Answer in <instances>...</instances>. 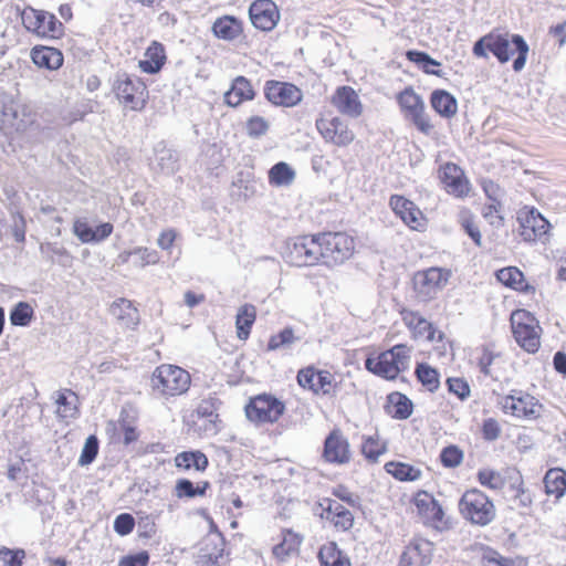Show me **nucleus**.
<instances>
[{
  "label": "nucleus",
  "instance_id": "4c0bfd02",
  "mask_svg": "<svg viewBox=\"0 0 566 566\" xmlns=\"http://www.w3.org/2000/svg\"><path fill=\"white\" fill-rule=\"evenodd\" d=\"M388 402L394 408V411H391L394 418L403 420L411 416L413 405L406 395L400 392H391L388 396Z\"/></svg>",
  "mask_w": 566,
  "mask_h": 566
},
{
  "label": "nucleus",
  "instance_id": "423d86ee",
  "mask_svg": "<svg viewBox=\"0 0 566 566\" xmlns=\"http://www.w3.org/2000/svg\"><path fill=\"white\" fill-rule=\"evenodd\" d=\"M113 91L118 101L132 111H142L145 107L148 92L146 84L139 77L126 72H117Z\"/></svg>",
  "mask_w": 566,
  "mask_h": 566
},
{
  "label": "nucleus",
  "instance_id": "72a5a7b5",
  "mask_svg": "<svg viewBox=\"0 0 566 566\" xmlns=\"http://www.w3.org/2000/svg\"><path fill=\"white\" fill-rule=\"evenodd\" d=\"M544 485L548 495L562 497L566 492V471L559 468L549 469L544 476Z\"/></svg>",
  "mask_w": 566,
  "mask_h": 566
},
{
  "label": "nucleus",
  "instance_id": "6e6d98bb",
  "mask_svg": "<svg viewBox=\"0 0 566 566\" xmlns=\"http://www.w3.org/2000/svg\"><path fill=\"white\" fill-rule=\"evenodd\" d=\"M460 223L465 233L473 240V242L481 247L482 244V235L479 227L475 224L473 218L469 213H462L460 218Z\"/></svg>",
  "mask_w": 566,
  "mask_h": 566
},
{
  "label": "nucleus",
  "instance_id": "e2e57ef3",
  "mask_svg": "<svg viewBox=\"0 0 566 566\" xmlns=\"http://www.w3.org/2000/svg\"><path fill=\"white\" fill-rule=\"evenodd\" d=\"M269 122L261 116H252L247 122V132L251 137H260L269 130Z\"/></svg>",
  "mask_w": 566,
  "mask_h": 566
},
{
  "label": "nucleus",
  "instance_id": "f03ea898",
  "mask_svg": "<svg viewBox=\"0 0 566 566\" xmlns=\"http://www.w3.org/2000/svg\"><path fill=\"white\" fill-rule=\"evenodd\" d=\"M409 363L410 348L405 344H398L377 357H368L365 360V367L377 376L392 380L401 371L408 369Z\"/></svg>",
  "mask_w": 566,
  "mask_h": 566
},
{
  "label": "nucleus",
  "instance_id": "c03bdc74",
  "mask_svg": "<svg viewBox=\"0 0 566 566\" xmlns=\"http://www.w3.org/2000/svg\"><path fill=\"white\" fill-rule=\"evenodd\" d=\"M209 488V482H205L202 486H195V484L188 479H180L176 482L175 494L177 497H196L202 496L206 490Z\"/></svg>",
  "mask_w": 566,
  "mask_h": 566
},
{
  "label": "nucleus",
  "instance_id": "8fccbe9b",
  "mask_svg": "<svg viewBox=\"0 0 566 566\" xmlns=\"http://www.w3.org/2000/svg\"><path fill=\"white\" fill-rule=\"evenodd\" d=\"M298 340V337L294 336V331L291 327H285L277 334L271 336L268 343L269 350H276L283 347H287Z\"/></svg>",
  "mask_w": 566,
  "mask_h": 566
},
{
  "label": "nucleus",
  "instance_id": "13d9d810",
  "mask_svg": "<svg viewBox=\"0 0 566 566\" xmlns=\"http://www.w3.org/2000/svg\"><path fill=\"white\" fill-rule=\"evenodd\" d=\"M333 380L334 377L329 371L318 370L313 392L316 395H331L333 392Z\"/></svg>",
  "mask_w": 566,
  "mask_h": 566
},
{
  "label": "nucleus",
  "instance_id": "393cba45",
  "mask_svg": "<svg viewBox=\"0 0 566 566\" xmlns=\"http://www.w3.org/2000/svg\"><path fill=\"white\" fill-rule=\"evenodd\" d=\"M254 97V91L248 78L238 76L233 80L229 91L224 94V103L231 107L239 106L243 101Z\"/></svg>",
  "mask_w": 566,
  "mask_h": 566
},
{
  "label": "nucleus",
  "instance_id": "f257e3e1",
  "mask_svg": "<svg viewBox=\"0 0 566 566\" xmlns=\"http://www.w3.org/2000/svg\"><path fill=\"white\" fill-rule=\"evenodd\" d=\"M190 384V374L176 365L163 364L156 367L150 377L151 389L166 398L185 394Z\"/></svg>",
  "mask_w": 566,
  "mask_h": 566
},
{
  "label": "nucleus",
  "instance_id": "9b49d317",
  "mask_svg": "<svg viewBox=\"0 0 566 566\" xmlns=\"http://www.w3.org/2000/svg\"><path fill=\"white\" fill-rule=\"evenodd\" d=\"M449 276V271L440 268H429L415 273L412 284L419 301L429 302L432 300L446 285Z\"/></svg>",
  "mask_w": 566,
  "mask_h": 566
},
{
  "label": "nucleus",
  "instance_id": "864d4df0",
  "mask_svg": "<svg viewBox=\"0 0 566 566\" xmlns=\"http://www.w3.org/2000/svg\"><path fill=\"white\" fill-rule=\"evenodd\" d=\"M25 553L23 549L0 548V566H22V558Z\"/></svg>",
  "mask_w": 566,
  "mask_h": 566
},
{
  "label": "nucleus",
  "instance_id": "39448f33",
  "mask_svg": "<svg viewBox=\"0 0 566 566\" xmlns=\"http://www.w3.org/2000/svg\"><path fill=\"white\" fill-rule=\"evenodd\" d=\"M463 518L479 526L489 525L495 518L493 502L482 491L471 489L463 493L459 502Z\"/></svg>",
  "mask_w": 566,
  "mask_h": 566
},
{
  "label": "nucleus",
  "instance_id": "f3484780",
  "mask_svg": "<svg viewBox=\"0 0 566 566\" xmlns=\"http://www.w3.org/2000/svg\"><path fill=\"white\" fill-rule=\"evenodd\" d=\"M433 556V544L424 538H413L400 555L399 566H428Z\"/></svg>",
  "mask_w": 566,
  "mask_h": 566
},
{
  "label": "nucleus",
  "instance_id": "a878e982",
  "mask_svg": "<svg viewBox=\"0 0 566 566\" xmlns=\"http://www.w3.org/2000/svg\"><path fill=\"white\" fill-rule=\"evenodd\" d=\"M416 506L427 522L437 525L442 522L444 512L439 502L429 493L421 492L416 497Z\"/></svg>",
  "mask_w": 566,
  "mask_h": 566
},
{
  "label": "nucleus",
  "instance_id": "338daca9",
  "mask_svg": "<svg viewBox=\"0 0 566 566\" xmlns=\"http://www.w3.org/2000/svg\"><path fill=\"white\" fill-rule=\"evenodd\" d=\"M41 250L43 253H46V255L54 262H59L60 264H65L70 260L69 252L63 248L59 247L57 244H46L45 247H41Z\"/></svg>",
  "mask_w": 566,
  "mask_h": 566
},
{
  "label": "nucleus",
  "instance_id": "c756f323",
  "mask_svg": "<svg viewBox=\"0 0 566 566\" xmlns=\"http://www.w3.org/2000/svg\"><path fill=\"white\" fill-rule=\"evenodd\" d=\"M430 103L432 108L442 117L451 118L458 112V101L444 90H436L431 93Z\"/></svg>",
  "mask_w": 566,
  "mask_h": 566
},
{
  "label": "nucleus",
  "instance_id": "79ce46f5",
  "mask_svg": "<svg viewBox=\"0 0 566 566\" xmlns=\"http://www.w3.org/2000/svg\"><path fill=\"white\" fill-rule=\"evenodd\" d=\"M387 451L386 442H381L377 436L364 438L361 453L369 462H377L379 457Z\"/></svg>",
  "mask_w": 566,
  "mask_h": 566
},
{
  "label": "nucleus",
  "instance_id": "cd10ccee",
  "mask_svg": "<svg viewBox=\"0 0 566 566\" xmlns=\"http://www.w3.org/2000/svg\"><path fill=\"white\" fill-rule=\"evenodd\" d=\"M533 400L534 398L530 395L520 397L511 395L505 398L504 408L510 410L515 417H536L538 413V406Z\"/></svg>",
  "mask_w": 566,
  "mask_h": 566
},
{
  "label": "nucleus",
  "instance_id": "f704fd0d",
  "mask_svg": "<svg viewBox=\"0 0 566 566\" xmlns=\"http://www.w3.org/2000/svg\"><path fill=\"white\" fill-rule=\"evenodd\" d=\"M177 468L189 470L193 468L197 471H205L209 464L207 455L201 451H185L175 458Z\"/></svg>",
  "mask_w": 566,
  "mask_h": 566
},
{
  "label": "nucleus",
  "instance_id": "f8f14e48",
  "mask_svg": "<svg viewBox=\"0 0 566 566\" xmlns=\"http://www.w3.org/2000/svg\"><path fill=\"white\" fill-rule=\"evenodd\" d=\"M534 321V317L524 311L514 312L511 316L514 338L528 353H535L539 347V326L535 325Z\"/></svg>",
  "mask_w": 566,
  "mask_h": 566
},
{
  "label": "nucleus",
  "instance_id": "5701e85b",
  "mask_svg": "<svg viewBox=\"0 0 566 566\" xmlns=\"http://www.w3.org/2000/svg\"><path fill=\"white\" fill-rule=\"evenodd\" d=\"M441 181L447 191L454 196L462 197L469 191L463 171L455 164L448 163L442 167Z\"/></svg>",
  "mask_w": 566,
  "mask_h": 566
},
{
  "label": "nucleus",
  "instance_id": "09e8293b",
  "mask_svg": "<svg viewBox=\"0 0 566 566\" xmlns=\"http://www.w3.org/2000/svg\"><path fill=\"white\" fill-rule=\"evenodd\" d=\"M476 476L481 485L494 491L501 490L505 483L501 473L492 469L479 470Z\"/></svg>",
  "mask_w": 566,
  "mask_h": 566
},
{
  "label": "nucleus",
  "instance_id": "0e129e2a",
  "mask_svg": "<svg viewBox=\"0 0 566 566\" xmlns=\"http://www.w3.org/2000/svg\"><path fill=\"white\" fill-rule=\"evenodd\" d=\"M501 210L502 202H491L483 207L482 214L490 224L500 227L503 224V217L500 214Z\"/></svg>",
  "mask_w": 566,
  "mask_h": 566
},
{
  "label": "nucleus",
  "instance_id": "473e14b6",
  "mask_svg": "<svg viewBox=\"0 0 566 566\" xmlns=\"http://www.w3.org/2000/svg\"><path fill=\"white\" fill-rule=\"evenodd\" d=\"M256 310L252 304L240 306L235 316L237 336L241 340L248 339L251 327L255 322Z\"/></svg>",
  "mask_w": 566,
  "mask_h": 566
},
{
  "label": "nucleus",
  "instance_id": "b1692460",
  "mask_svg": "<svg viewBox=\"0 0 566 566\" xmlns=\"http://www.w3.org/2000/svg\"><path fill=\"white\" fill-rule=\"evenodd\" d=\"M167 61L166 49L163 43L153 41L144 53V59L139 60V69L147 74H157L164 67Z\"/></svg>",
  "mask_w": 566,
  "mask_h": 566
},
{
  "label": "nucleus",
  "instance_id": "052dcab7",
  "mask_svg": "<svg viewBox=\"0 0 566 566\" xmlns=\"http://www.w3.org/2000/svg\"><path fill=\"white\" fill-rule=\"evenodd\" d=\"M447 385L448 390L455 395L460 400L463 401L470 397V386L463 378H448Z\"/></svg>",
  "mask_w": 566,
  "mask_h": 566
},
{
  "label": "nucleus",
  "instance_id": "0eeeda50",
  "mask_svg": "<svg viewBox=\"0 0 566 566\" xmlns=\"http://www.w3.org/2000/svg\"><path fill=\"white\" fill-rule=\"evenodd\" d=\"M23 27L40 38L57 39L63 34L64 27L57 18L48 11L25 7L21 11Z\"/></svg>",
  "mask_w": 566,
  "mask_h": 566
},
{
  "label": "nucleus",
  "instance_id": "a19ab883",
  "mask_svg": "<svg viewBox=\"0 0 566 566\" xmlns=\"http://www.w3.org/2000/svg\"><path fill=\"white\" fill-rule=\"evenodd\" d=\"M416 376L423 387L430 392H434L439 386V373L426 363H420L416 367Z\"/></svg>",
  "mask_w": 566,
  "mask_h": 566
},
{
  "label": "nucleus",
  "instance_id": "6e6552de",
  "mask_svg": "<svg viewBox=\"0 0 566 566\" xmlns=\"http://www.w3.org/2000/svg\"><path fill=\"white\" fill-rule=\"evenodd\" d=\"M317 234L300 235L287 241L284 259L294 266H312L319 262Z\"/></svg>",
  "mask_w": 566,
  "mask_h": 566
},
{
  "label": "nucleus",
  "instance_id": "680f3d73",
  "mask_svg": "<svg viewBox=\"0 0 566 566\" xmlns=\"http://www.w3.org/2000/svg\"><path fill=\"white\" fill-rule=\"evenodd\" d=\"M135 526V518L129 513H122L116 516L114 521V531L120 535L125 536L133 532Z\"/></svg>",
  "mask_w": 566,
  "mask_h": 566
},
{
  "label": "nucleus",
  "instance_id": "2eb2a0df",
  "mask_svg": "<svg viewBox=\"0 0 566 566\" xmlns=\"http://www.w3.org/2000/svg\"><path fill=\"white\" fill-rule=\"evenodd\" d=\"M226 539L221 533L207 535L201 542L197 564L199 566H223L224 565Z\"/></svg>",
  "mask_w": 566,
  "mask_h": 566
},
{
  "label": "nucleus",
  "instance_id": "c9c22d12",
  "mask_svg": "<svg viewBox=\"0 0 566 566\" xmlns=\"http://www.w3.org/2000/svg\"><path fill=\"white\" fill-rule=\"evenodd\" d=\"M401 317L405 325L412 329L415 333H417L420 336L428 334V337L431 338L432 325L418 312L402 310Z\"/></svg>",
  "mask_w": 566,
  "mask_h": 566
},
{
  "label": "nucleus",
  "instance_id": "412c9836",
  "mask_svg": "<svg viewBox=\"0 0 566 566\" xmlns=\"http://www.w3.org/2000/svg\"><path fill=\"white\" fill-rule=\"evenodd\" d=\"M212 34L227 42H233L243 34V22L234 15L217 18L211 25Z\"/></svg>",
  "mask_w": 566,
  "mask_h": 566
},
{
  "label": "nucleus",
  "instance_id": "e433bc0d",
  "mask_svg": "<svg viewBox=\"0 0 566 566\" xmlns=\"http://www.w3.org/2000/svg\"><path fill=\"white\" fill-rule=\"evenodd\" d=\"M386 471L400 481H416L420 479L421 471L410 464L390 461L385 464Z\"/></svg>",
  "mask_w": 566,
  "mask_h": 566
},
{
  "label": "nucleus",
  "instance_id": "7ed1b4c3",
  "mask_svg": "<svg viewBox=\"0 0 566 566\" xmlns=\"http://www.w3.org/2000/svg\"><path fill=\"white\" fill-rule=\"evenodd\" d=\"M489 51L497 59L500 63H506L511 60L514 51H507V48L514 46L517 53L513 61V70L520 72L524 69L530 51L528 44L520 34L510 33H489Z\"/></svg>",
  "mask_w": 566,
  "mask_h": 566
},
{
  "label": "nucleus",
  "instance_id": "ddd939ff",
  "mask_svg": "<svg viewBox=\"0 0 566 566\" xmlns=\"http://www.w3.org/2000/svg\"><path fill=\"white\" fill-rule=\"evenodd\" d=\"M264 95L273 105L283 107H293L303 98V93L296 85L275 80L265 83Z\"/></svg>",
  "mask_w": 566,
  "mask_h": 566
},
{
  "label": "nucleus",
  "instance_id": "5fc2aeb1",
  "mask_svg": "<svg viewBox=\"0 0 566 566\" xmlns=\"http://www.w3.org/2000/svg\"><path fill=\"white\" fill-rule=\"evenodd\" d=\"M440 460L447 468H455L463 460L462 451L455 446L444 448L440 453Z\"/></svg>",
  "mask_w": 566,
  "mask_h": 566
},
{
  "label": "nucleus",
  "instance_id": "4be33fe9",
  "mask_svg": "<svg viewBox=\"0 0 566 566\" xmlns=\"http://www.w3.org/2000/svg\"><path fill=\"white\" fill-rule=\"evenodd\" d=\"M392 211L411 229L417 230L420 226L421 211L409 199L392 195L389 200Z\"/></svg>",
  "mask_w": 566,
  "mask_h": 566
},
{
  "label": "nucleus",
  "instance_id": "bb28decb",
  "mask_svg": "<svg viewBox=\"0 0 566 566\" xmlns=\"http://www.w3.org/2000/svg\"><path fill=\"white\" fill-rule=\"evenodd\" d=\"M31 59L39 67L51 71L57 70L63 64V54L51 46H34L31 50Z\"/></svg>",
  "mask_w": 566,
  "mask_h": 566
},
{
  "label": "nucleus",
  "instance_id": "ea45409f",
  "mask_svg": "<svg viewBox=\"0 0 566 566\" xmlns=\"http://www.w3.org/2000/svg\"><path fill=\"white\" fill-rule=\"evenodd\" d=\"M156 163L160 170L167 175H171L177 170L178 156L176 151L164 145H158L155 149Z\"/></svg>",
  "mask_w": 566,
  "mask_h": 566
},
{
  "label": "nucleus",
  "instance_id": "1a4fd4ad",
  "mask_svg": "<svg viewBox=\"0 0 566 566\" xmlns=\"http://www.w3.org/2000/svg\"><path fill=\"white\" fill-rule=\"evenodd\" d=\"M397 102L408 120H410L422 134H431L433 125L424 112V103L412 87H407L400 92L397 96Z\"/></svg>",
  "mask_w": 566,
  "mask_h": 566
},
{
  "label": "nucleus",
  "instance_id": "bf43d9fd",
  "mask_svg": "<svg viewBox=\"0 0 566 566\" xmlns=\"http://www.w3.org/2000/svg\"><path fill=\"white\" fill-rule=\"evenodd\" d=\"M73 233L82 243H94L93 228L85 219H76L73 223Z\"/></svg>",
  "mask_w": 566,
  "mask_h": 566
},
{
  "label": "nucleus",
  "instance_id": "6ab92c4d",
  "mask_svg": "<svg viewBox=\"0 0 566 566\" xmlns=\"http://www.w3.org/2000/svg\"><path fill=\"white\" fill-rule=\"evenodd\" d=\"M323 458L329 463L343 464L349 462V443L338 430H333L326 437Z\"/></svg>",
  "mask_w": 566,
  "mask_h": 566
},
{
  "label": "nucleus",
  "instance_id": "a18cd8bd",
  "mask_svg": "<svg viewBox=\"0 0 566 566\" xmlns=\"http://www.w3.org/2000/svg\"><path fill=\"white\" fill-rule=\"evenodd\" d=\"M221 405L218 398L209 397L207 399L201 400V402L197 407V415L200 418H206L208 421L216 428L217 421H219V415L217 412L219 406Z\"/></svg>",
  "mask_w": 566,
  "mask_h": 566
},
{
  "label": "nucleus",
  "instance_id": "aec40b11",
  "mask_svg": "<svg viewBox=\"0 0 566 566\" xmlns=\"http://www.w3.org/2000/svg\"><path fill=\"white\" fill-rule=\"evenodd\" d=\"M332 104L346 116L356 118L363 113V105L355 90L350 86L338 87L332 96Z\"/></svg>",
  "mask_w": 566,
  "mask_h": 566
},
{
  "label": "nucleus",
  "instance_id": "de8ad7c7",
  "mask_svg": "<svg viewBox=\"0 0 566 566\" xmlns=\"http://www.w3.org/2000/svg\"><path fill=\"white\" fill-rule=\"evenodd\" d=\"M67 395H71L74 398H76V395L72 390L65 389L63 391L57 392V398L55 400L57 405V417L62 419L73 418L77 412L75 405L72 401H69Z\"/></svg>",
  "mask_w": 566,
  "mask_h": 566
},
{
  "label": "nucleus",
  "instance_id": "7c9ffc66",
  "mask_svg": "<svg viewBox=\"0 0 566 566\" xmlns=\"http://www.w3.org/2000/svg\"><path fill=\"white\" fill-rule=\"evenodd\" d=\"M496 279L504 285L516 291H534V287L531 286L527 282H525L523 272L515 266H509L499 270L496 272Z\"/></svg>",
  "mask_w": 566,
  "mask_h": 566
},
{
  "label": "nucleus",
  "instance_id": "2f4dec72",
  "mask_svg": "<svg viewBox=\"0 0 566 566\" xmlns=\"http://www.w3.org/2000/svg\"><path fill=\"white\" fill-rule=\"evenodd\" d=\"M318 559L321 566H350L349 558L334 542H328L319 548Z\"/></svg>",
  "mask_w": 566,
  "mask_h": 566
},
{
  "label": "nucleus",
  "instance_id": "a211bd4d",
  "mask_svg": "<svg viewBox=\"0 0 566 566\" xmlns=\"http://www.w3.org/2000/svg\"><path fill=\"white\" fill-rule=\"evenodd\" d=\"M251 23L259 30L271 31L280 20L276 4L272 0H256L249 9Z\"/></svg>",
  "mask_w": 566,
  "mask_h": 566
},
{
  "label": "nucleus",
  "instance_id": "37998d69",
  "mask_svg": "<svg viewBox=\"0 0 566 566\" xmlns=\"http://www.w3.org/2000/svg\"><path fill=\"white\" fill-rule=\"evenodd\" d=\"M33 308L27 302H19L10 311L9 319L13 326H28L33 317Z\"/></svg>",
  "mask_w": 566,
  "mask_h": 566
},
{
  "label": "nucleus",
  "instance_id": "603ef678",
  "mask_svg": "<svg viewBox=\"0 0 566 566\" xmlns=\"http://www.w3.org/2000/svg\"><path fill=\"white\" fill-rule=\"evenodd\" d=\"M98 453V439L95 436H90L82 449L78 464L84 467L91 464L97 457Z\"/></svg>",
  "mask_w": 566,
  "mask_h": 566
},
{
  "label": "nucleus",
  "instance_id": "dca6fc26",
  "mask_svg": "<svg viewBox=\"0 0 566 566\" xmlns=\"http://www.w3.org/2000/svg\"><path fill=\"white\" fill-rule=\"evenodd\" d=\"M316 128L326 142L338 147L349 145L355 138V135L348 128V125L339 117H333L332 119H317Z\"/></svg>",
  "mask_w": 566,
  "mask_h": 566
},
{
  "label": "nucleus",
  "instance_id": "69168bd1",
  "mask_svg": "<svg viewBox=\"0 0 566 566\" xmlns=\"http://www.w3.org/2000/svg\"><path fill=\"white\" fill-rule=\"evenodd\" d=\"M499 357V354L490 349L488 346H483L481 349V355L478 358V366L480 371L484 376H490L491 370L490 367L493 364L494 359Z\"/></svg>",
  "mask_w": 566,
  "mask_h": 566
},
{
  "label": "nucleus",
  "instance_id": "58836bf2",
  "mask_svg": "<svg viewBox=\"0 0 566 566\" xmlns=\"http://www.w3.org/2000/svg\"><path fill=\"white\" fill-rule=\"evenodd\" d=\"M295 179V171L284 161L276 163L269 171V181L274 186H289Z\"/></svg>",
  "mask_w": 566,
  "mask_h": 566
},
{
  "label": "nucleus",
  "instance_id": "4d7b16f0",
  "mask_svg": "<svg viewBox=\"0 0 566 566\" xmlns=\"http://www.w3.org/2000/svg\"><path fill=\"white\" fill-rule=\"evenodd\" d=\"M17 118V112L13 109L12 104L9 106L0 98V123L3 125H10L13 127H0V129H14L22 130L24 127H20V125L14 124V119Z\"/></svg>",
  "mask_w": 566,
  "mask_h": 566
},
{
  "label": "nucleus",
  "instance_id": "c85d7f7f",
  "mask_svg": "<svg viewBox=\"0 0 566 566\" xmlns=\"http://www.w3.org/2000/svg\"><path fill=\"white\" fill-rule=\"evenodd\" d=\"M109 312L125 327L133 328L139 322L138 310L129 300L119 298L115 301L111 305Z\"/></svg>",
  "mask_w": 566,
  "mask_h": 566
},
{
  "label": "nucleus",
  "instance_id": "774afa93",
  "mask_svg": "<svg viewBox=\"0 0 566 566\" xmlns=\"http://www.w3.org/2000/svg\"><path fill=\"white\" fill-rule=\"evenodd\" d=\"M149 562V554L146 551H142L134 555L124 556L119 560V566H147Z\"/></svg>",
  "mask_w": 566,
  "mask_h": 566
},
{
  "label": "nucleus",
  "instance_id": "3c124183",
  "mask_svg": "<svg viewBox=\"0 0 566 566\" xmlns=\"http://www.w3.org/2000/svg\"><path fill=\"white\" fill-rule=\"evenodd\" d=\"M133 253H135L133 264L138 268L156 264L159 261L158 252L145 247L134 248Z\"/></svg>",
  "mask_w": 566,
  "mask_h": 566
},
{
  "label": "nucleus",
  "instance_id": "49530a36",
  "mask_svg": "<svg viewBox=\"0 0 566 566\" xmlns=\"http://www.w3.org/2000/svg\"><path fill=\"white\" fill-rule=\"evenodd\" d=\"M407 59L417 65L421 66L422 70L432 75L441 76L439 70L430 69V65H440L438 61L432 59L428 53L417 50H409L407 53Z\"/></svg>",
  "mask_w": 566,
  "mask_h": 566
},
{
  "label": "nucleus",
  "instance_id": "9d476101",
  "mask_svg": "<svg viewBox=\"0 0 566 566\" xmlns=\"http://www.w3.org/2000/svg\"><path fill=\"white\" fill-rule=\"evenodd\" d=\"M284 411V402L266 394L251 398L245 406L247 418L255 423L276 422Z\"/></svg>",
  "mask_w": 566,
  "mask_h": 566
},
{
  "label": "nucleus",
  "instance_id": "20e7f679",
  "mask_svg": "<svg viewBox=\"0 0 566 566\" xmlns=\"http://www.w3.org/2000/svg\"><path fill=\"white\" fill-rule=\"evenodd\" d=\"M319 261L327 266H336L348 260L355 249L354 239L345 232L317 233Z\"/></svg>",
  "mask_w": 566,
  "mask_h": 566
},
{
  "label": "nucleus",
  "instance_id": "4468645a",
  "mask_svg": "<svg viewBox=\"0 0 566 566\" xmlns=\"http://www.w3.org/2000/svg\"><path fill=\"white\" fill-rule=\"evenodd\" d=\"M520 234L525 241L535 242L549 230V222L535 208L524 209L518 212Z\"/></svg>",
  "mask_w": 566,
  "mask_h": 566
}]
</instances>
